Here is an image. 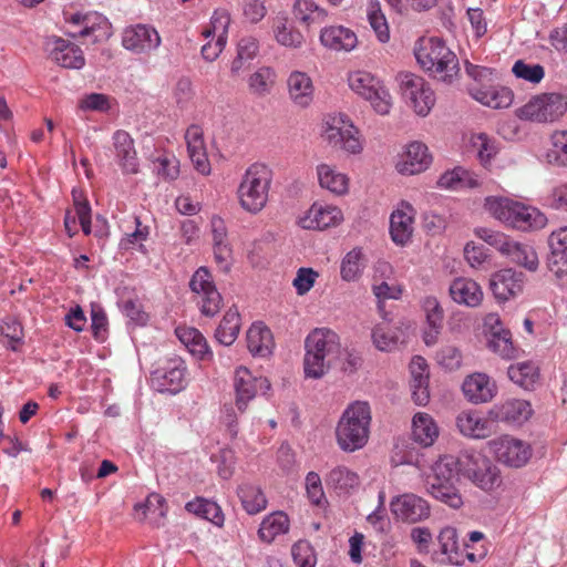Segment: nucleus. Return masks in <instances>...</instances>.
<instances>
[{
    "mask_svg": "<svg viewBox=\"0 0 567 567\" xmlns=\"http://www.w3.org/2000/svg\"><path fill=\"white\" fill-rule=\"evenodd\" d=\"M509 379L519 386L529 390L538 382L539 369L532 361H523L508 368Z\"/></svg>",
    "mask_w": 567,
    "mask_h": 567,
    "instance_id": "58836bf2",
    "label": "nucleus"
},
{
    "mask_svg": "<svg viewBox=\"0 0 567 567\" xmlns=\"http://www.w3.org/2000/svg\"><path fill=\"white\" fill-rule=\"evenodd\" d=\"M326 482L340 492H348L359 485V476L344 466H338L330 471Z\"/></svg>",
    "mask_w": 567,
    "mask_h": 567,
    "instance_id": "09e8293b",
    "label": "nucleus"
},
{
    "mask_svg": "<svg viewBox=\"0 0 567 567\" xmlns=\"http://www.w3.org/2000/svg\"><path fill=\"white\" fill-rule=\"evenodd\" d=\"M391 511L394 516L406 523H417L430 516L429 503L412 493L403 494L391 502Z\"/></svg>",
    "mask_w": 567,
    "mask_h": 567,
    "instance_id": "f3484780",
    "label": "nucleus"
},
{
    "mask_svg": "<svg viewBox=\"0 0 567 567\" xmlns=\"http://www.w3.org/2000/svg\"><path fill=\"white\" fill-rule=\"evenodd\" d=\"M371 409L365 401H354L342 412L334 436L339 449L352 453L363 449L370 436Z\"/></svg>",
    "mask_w": 567,
    "mask_h": 567,
    "instance_id": "f03ea898",
    "label": "nucleus"
},
{
    "mask_svg": "<svg viewBox=\"0 0 567 567\" xmlns=\"http://www.w3.org/2000/svg\"><path fill=\"white\" fill-rule=\"evenodd\" d=\"M321 136L332 148L349 154H360L363 151L360 132L346 114L328 115L322 125Z\"/></svg>",
    "mask_w": 567,
    "mask_h": 567,
    "instance_id": "39448f33",
    "label": "nucleus"
},
{
    "mask_svg": "<svg viewBox=\"0 0 567 567\" xmlns=\"http://www.w3.org/2000/svg\"><path fill=\"white\" fill-rule=\"evenodd\" d=\"M367 259L361 248H353L342 259L340 276L342 280L351 282L358 280L365 268Z\"/></svg>",
    "mask_w": 567,
    "mask_h": 567,
    "instance_id": "ea45409f",
    "label": "nucleus"
},
{
    "mask_svg": "<svg viewBox=\"0 0 567 567\" xmlns=\"http://www.w3.org/2000/svg\"><path fill=\"white\" fill-rule=\"evenodd\" d=\"M288 516L284 512H275L262 519L258 536L262 542L271 543L276 537L288 533Z\"/></svg>",
    "mask_w": 567,
    "mask_h": 567,
    "instance_id": "c9c22d12",
    "label": "nucleus"
},
{
    "mask_svg": "<svg viewBox=\"0 0 567 567\" xmlns=\"http://www.w3.org/2000/svg\"><path fill=\"white\" fill-rule=\"evenodd\" d=\"M116 163L124 174L133 175L138 172V158L132 136L122 130L112 137Z\"/></svg>",
    "mask_w": 567,
    "mask_h": 567,
    "instance_id": "4be33fe9",
    "label": "nucleus"
},
{
    "mask_svg": "<svg viewBox=\"0 0 567 567\" xmlns=\"http://www.w3.org/2000/svg\"><path fill=\"white\" fill-rule=\"evenodd\" d=\"M344 351L339 336L328 328H316L305 339L303 373L308 379H321L338 364Z\"/></svg>",
    "mask_w": 567,
    "mask_h": 567,
    "instance_id": "f257e3e1",
    "label": "nucleus"
},
{
    "mask_svg": "<svg viewBox=\"0 0 567 567\" xmlns=\"http://www.w3.org/2000/svg\"><path fill=\"white\" fill-rule=\"evenodd\" d=\"M291 555L298 567H315L317 563L316 554L307 540L297 542L291 548Z\"/></svg>",
    "mask_w": 567,
    "mask_h": 567,
    "instance_id": "13d9d810",
    "label": "nucleus"
},
{
    "mask_svg": "<svg viewBox=\"0 0 567 567\" xmlns=\"http://www.w3.org/2000/svg\"><path fill=\"white\" fill-rule=\"evenodd\" d=\"M240 330V316L236 308H230L216 329L215 337L220 344L230 346Z\"/></svg>",
    "mask_w": 567,
    "mask_h": 567,
    "instance_id": "a19ab883",
    "label": "nucleus"
},
{
    "mask_svg": "<svg viewBox=\"0 0 567 567\" xmlns=\"http://www.w3.org/2000/svg\"><path fill=\"white\" fill-rule=\"evenodd\" d=\"M493 421L507 423H524L533 415V409L528 401L522 399H508L495 404L488 412Z\"/></svg>",
    "mask_w": 567,
    "mask_h": 567,
    "instance_id": "5701e85b",
    "label": "nucleus"
},
{
    "mask_svg": "<svg viewBox=\"0 0 567 567\" xmlns=\"http://www.w3.org/2000/svg\"><path fill=\"white\" fill-rule=\"evenodd\" d=\"M350 89L369 101L380 115H388L392 109V96L384 83L367 71H354L348 76Z\"/></svg>",
    "mask_w": 567,
    "mask_h": 567,
    "instance_id": "0eeeda50",
    "label": "nucleus"
},
{
    "mask_svg": "<svg viewBox=\"0 0 567 567\" xmlns=\"http://www.w3.org/2000/svg\"><path fill=\"white\" fill-rule=\"evenodd\" d=\"M1 333L9 340L8 347L16 351L18 344L23 340V328L21 323L14 318H7L0 326Z\"/></svg>",
    "mask_w": 567,
    "mask_h": 567,
    "instance_id": "052dcab7",
    "label": "nucleus"
},
{
    "mask_svg": "<svg viewBox=\"0 0 567 567\" xmlns=\"http://www.w3.org/2000/svg\"><path fill=\"white\" fill-rule=\"evenodd\" d=\"M318 278V271L312 268L301 267L296 274L292 286L299 296H303L311 290Z\"/></svg>",
    "mask_w": 567,
    "mask_h": 567,
    "instance_id": "e2e57ef3",
    "label": "nucleus"
},
{
    "mask_svg": "<svg viewBox=\"0 0 567 567\" xmlns=\"http://www.w3.org/2000/svg\"><path fill=\"white\" fill-rule=\"evenodd\" d=\"M247 347L254 357H268L274 348L271 331L262 323H254L247 331Z\"/></svg>",
    "mask_w": 567,
    "mask_h": 567,
    "instance_id": "473e14b6",
    "label": "nucleus"
},
{
    "mask_svg": "<svg viewBox=\"0 0 567 567\" xmlns=\"http://www.w3.org/2000/svg\"><path fill=\"white\" fill-rule=\"evenodd\" d=\"M229 24V13L226 10H216L212 16L208 27L203 30L202 34L205 38L214 37L226 41Z\"/></svg>",
    "mask_w": 567,
    "mask_h": 567,
    "instance_id": "864d4df0",
    "label": "nucleus"
},
{
    "mask_svg": "<svg viewBox=\"0 0 567 567\" xmlns=\"http://www.w3.org/2000/svg\"><path fill=\"white\" fill-rule=\"evenodd\" d=\"M189 287L193 292L202 295V313L215 316L221 305V296L213 281V276L206 267L198 268L193 275Z\"/></svg>",
    "mask_w": 567,
    "mask_h": 567,
    "instance_id": "ddd939ff",
    "label": "nucleus"
},
{
    "mask_svg": "<svg viewBox=\"0 0 567 567\" xmlns=\"http://www.w3.org/2000/svg\"><path fill=\"white\" fill-rule=\"evenodd\" d=\"M238 496L243 507L250 515L257 514L266 508L267 499L260 488L255 485H240Z\"/></svg>",
    "mask_w": 567,
    "mask_h": 567,
    "instance_id": "a18cd8bd",
    "label": "nucleus"
},
{
    "mask_svg": "<svg viewBox=\"0 0 567 567\" xmlns=\"http://www.w3.org/2000/svg\"><path fill=\"white\" fill-rule=\"evenodd\" d=\"M417 63L434 78L444 82L453 83L460 74V63L455 53L437 38H430L424 41L415 51Z\"/></svg>",
    "mask_w": 567,
    "mask_h": 567,
    "instance_id": "20e7f679",
    "label": "nucleus"
},
{
    "mask_svg": "<svg viewBox=\"0 0 567 567\" xmlns=\"http://www.w3.org/2000/svg\"><path fill=\"white\" fill-rule=\"evenodd\" d=\"M288 94L292 103L301 109L308 107L315 96L312 79L301 71H292L287 79Z\"/></svg>",
    "mask_w": 567,
    "mask_h": 567,
    "instance_id": "cd10ccee",
    "label": "nucleus"
},
{
    "mask_svg": "<svg viewBox=\"0 0 567 567\" xmlns=\"http://www.w3.org/2000/svg\"><path fill=\"white\" fill-rule=\"evenodd\" d=\"M272 32L276 41L284 47L297 49L305 42L303 34L289 23L287 17H277L274 20Z\"/></svg>",
    "mask_w": 567,
    "mask_h": 567,
    "instance_id": "f704fd0d",
    "label": "nucleus"
},
{
    "mask_svg": "<svg viewBox=\"0 0 567 567\" xmlns=\"http://www.w3.org/2000/svg\"><path fill=\"white\" fill-rule=\"evenodd\" d=\"M440 430L434 419L424 412H417L412 420V437L417 444L429 447L439 437Z\"/></svg>",
    "mask_w": 567,
    "mask_h": 567,
    "instance_id": "2f4dec72",
    "label": "nucleus"
},
{
    "mask_svg": "<svg viewBox=\"0 0 567 567\" xmlns=\"http://www.w3.org/2000/svg\"><path fill=\"white\" fill-rule=\"evenodd\" d=\"M512 71L516 78L534 84L539 83L545 76V70L540 64H530L523 60L516 61Z\"/></svg>",
    "mask_w": 567,
    "mask_h": 567,
    "instance_id": "5fc2aeb1",
    "label": "nucleus"
},
{
    "mask_svg": "<svg viewBox=\"0 0 567 567\" xmlns=\"http://www.w3.org/2000/svg\"><path fill=\"white\" fill-rule=\"evenodd\" d=\"M470 94L481 104L491 109H506L513 103V92L505 86L473 85L468 89Z\"/></svg>",
    "mask_w": 567,
    "mask_h": 567,
    "instance_id": "bb28decb",
    "label": "nucleus"
},
{
    "mask_svg": "<svg viewBox=\"0 0 567 567\" xmlns=\"http://www.w3.org/2000/svg\"><path fill=\"white\" fill-rule=\"evenodd\" d=\"M449 291L454 302L466 307H477L483 300L480 285L470 278H455L451 282Z\"/></svg>",
    "mask_w": 567,
    "mask_h": 567,
    "instance_id": "c756f323",
    "label": "nucleus"
},
{
    "mask_svg": "<svg viewBox=\"0 0 567 567\" xmlns=\"http://www.w3.org/2000/svg\"><path fill=\"white\" fill-rule=\"evenodd\" d=\"M276 83V73L271 68L262 66L248 79V89L251 94L262 97L268 95Z\"/></svg>",
    "mask_w": 567,
    "mask_h": 567,
    "instance_id": "c03bdc74",
    "label": "nucleus"
},
{
    "mask_svg": "<svg viewBox=\"0 0 567 567\" xmlns=\"http://www.w3.org/2000/svg\"><path fill=\"white\" fill-rule=\"evenodd\" d=\"M164 498L159 494H151L144 504H138L135 506V511L141 520L150 518L151 515H157L158 517H164L165 511L163 508Z\"/></svg>",
    "mask_w": 567,
    "mask_h": 567,
    "instance_id": "680f3d73",
    "label": "nucleus"
},
{
    "mask_svg": "<svg viewBox=\"0 0 567 567\" xmlns=\"http://www.w3.org/2000/svg\"><path fill=\"white\" fill-rule=\"evenodd\" d=\"M548 270L559 280L567 278V254L563 250L550 249L547 258Z\"/></svg>",
    "mask_w": 567,
    "mask_h": 567,
    "instance_id": "338daca9",
    "label": "nucleus"
},
{
    "mask_svg": "<svg viewBox=\"0 0 567 567\" xmlns=\"http://www.w3.org/2000/svg\"><path fill=\"white\" fill-rule=\"evenodd\" d=\"M382 315V321L375 323L371 330V341L375 349L382 352H392L399 348L402 337L401 327Z\"/></svg>",
    "mask_w": 567,
    "mask_h": 567,
    "instance_id": "393cba45",
    "label": "nucleus"
},
{
    "mask_svg": "<svg viewBox=\"0 0 567 567\" xmlns=\"http://www.w3.org/2000/svg\"><path fill=\"white\" fill-rule=\"evenodd\" d=\"M567 112L566 99L556 93L533 97L517 111L522 120L539 123L554 122Z\"/></svg>",
    "mask_w": 567,
    "mask_h": 567,
    "instance_id": "1a4fd4ad",
    "label": "nucleus"
},
{
    "mask_svg": "<svg viewBox=\"0 0 567 567\" xmlns=\"http://www.w3.org/2000/svg\"><path fill=\"white\" fill-rule=\"evenodd\" d=\"M432 163V155L425 144L414 141L405 145L396 163V171L402 175H419Z\"/></svg>",
    "mask_w": 567,
    "mask_h": 567,
    "instance_id": "2eb2a0df",
    "label": "nucleus"
},
{
    "mask_svg": "<svg viewBox=\"0 0 567 567\" xmlns=\"http://www.w3.org/2000/svg\"><path fill=\"white\" fill-rule=\"evenodd\" d=\"M489 449L497 461L508 467H522L532 456L529 444L511 435L492 440Z\"/></svg>",
    "mask_w": 567,
    "mask_h": 567,
    "instance_id": "9d476101",
    "label": "nucleus"
},
{
    "mask_svg": "<svg viewBox=\"0 0 567 567\" xmlns=\"http://www.w3.org/2000/svg\"><path fill=\"white\" fill-rule=\"evenodd\" d=\"M321 44L332 51L350 52L358 45V37L343 25L326 27L320 32Z\"/></svg>",
    "mask_w": 567,
    "mask_h": 567,
    "instance_id": "c85d7f7f",
    "label": "nucleus"
},
{
    "mask_svg": "<svg viewBox=\"0 0 567 567\" xmlns=\"http://www.w3.org/2000/svg\"><path fill=\"white\" fill-rule=\"evenodd\" d=\"M186 509L189 513H193L197 516H200L205 519L213 522L216 525H219L223 522V516L219 507L216 503L209 502L207 499L197 498L195 501L188 502L186 504Z\"/></svg>",
    "mask_w": 567,
    "mask_h": 567,
    "instance_id": "603ef678",
    "label": "nucleus"
},
{
    "mask_svg": "<svg viewBox=\"0 0 567 567\" xmlns=\"http://www.w3.org/2000/svg\"><path fill=\"white\" fill-rule=\"evenodd\" d=\"M435 359L444 369L454 371L461 368L463 355L457 347L446 344L437 351Z\"/></svg>",
    "mask_w": 567,
    "mask_h": 567,
    "instance_id": "6e6d98bb",
    "label": "nucleus"
},
{
    "mask_svg": "<svg viewBox=\"0 0 567 567\" xmlns=\"http://www.w3.org/2000/svg\"><path fill=\"white\" fill-rule=\"evenodd\" d=\"M473 147L477 152V156L482 164H487L493 156L497 154V145L487 134L480 133L472 137Z\"/></svg>",
    "mask_w": 567,
    "mask_h": 567,
    "instance_id": "4d7b16f0",
    "label": "nucleus"
},
{
    "mask_svg": "<svg viewBox=\"0 0 567 567\" xmlns=\"http://www.w3.org/2000/svg\"><path fill=\"white\" fill-rule=\"evenodd\" d=\"M306 492L309 501L320 506L326 503L321 478L318 473L309 472L306 476Z\"/></svg>",
    "mask_w": 567,
    "mask_h": 567,
    "instance_id": "0e129e2a",
    "label": "nucleus"
},
{
    "mask_svg": "<svg viewBox=\"0 0 567 567\" xmlns=\"http://www.w3.org/2000/svg\"><path fill=\"white\" fill-rule=\"evenodd\" d=\"M493 420L485 419L474 411H463L457 415L460 432L468 437L484 439L493 432Z\"/></svg>",
    "mask_w": 567,
    "mask_h": 567,
    "instance_id": "7c9ffc66",
    "label": "nucleus"
},
{
    "mask_svg": "<svg viewBox=\"0 0 567 567\" xmlns=\"http://www.w3.org/2000/svg\"><path fill=\"white\" fill-rule=\"evenodd\" d=\"M372 292L378 300L379 312L385 313L384 301L389 299H399L402 293V289L400 285L395 282V280H374V282H372Z\"/></svg>",
    "mask_w": 567,
    "mask_h": 567,
    "instance_id": "8fccbe9b",
    "label": "nucleus"
},
{
    "mask_svg": "<svg viewBox=\"0 0 567 567\" xmlns=\"http://www.w3.org/2000/svg\"><path fill=\"white\" fill-rule=\"evenodd\" d=\"M554 166H567V131L556 132L551 137V148L546 154Z\"/></svg>",
    "mask_w": 567,
    "mask_h": 567,
    "instance_id": "3c124183",
    "label": "nucleus"
},
{
    "mask_svg": "<svg viewBox=\"0 0 567 567\" xmlns=\"http://www.w3.org/2000/svg\"><path fill=\"white\" fill-rule=\"evenodd\" d=\"M412 399L417 405H426L430 400L429 378L411 379Z\"/></svg>",
    "mask_w": 567,
    "mask_h": 567,
    "instance_id": "774afa93",
    "label": "nucleus"
},
{
    "mask_svg": "<svg viewBox=\"0 0 567 567\" xmlns=\"http://www.w3.org/2000/svg\"><path fill=\"white\" fill-rule=\"evenodd\" d=\"M152 172L163 177H176L179 174V161L172 153L156 152L151 156Z\"/></svg>",
    "mask_w": 567,
    "mask_h": 567,
    "instance_id": "49530a36",
    "label": "nucleus"
},
{
    "mask_svg": "<svg viewBox=\"0 0 567 567\" xmlns=\"http://www.w3.org/2000/svg\"><path fill=\"white\" fill-rule=\"evenodd\" d=\"M233 388L235 405L240 413H244L248 403L259 391L269 390L270 383L266 378L254 375L246 367H238L234 373Z\"/></svg>",
    "mask_w": 567,
    "mask_h": 567,
    "instance_id": "9b49d317",
    "label": "nucleus"
},
{
    "mask_svg": "<svg viewBox=\"0 0 567 567\" xmlns=\"http://www.w3.org/2000/svg\"><path fill=\"white\" fill-rule=\"evenodd\" d=\"M292 14L297 21L305 25L323 22L327 18L326 10L313 0H296L292 6Z\"/></svg>",
    "mask_w": 567,
    "mask_h": 567,
    "instance_id": "79ce46f5",
    "label": "nucleus"
},
{
    "mask_svg": "<svg viewBox=\"0 0 567 567\" xmlns=\"http://www.w3.org/2000/svg\"><path fill=\"white\" fill-rule=\"evenodd\" d=\"M48 50L51 60L62 68L81 69L85 64L82 50L65 39H51L48 42Z\"/></svg>",
    "mask_w": 567,
    "mask_h": 567,
    "instance_id": "412c9836",
    "label": "nucleus"
},
{
    "mask_svg": "<svg viewBox=\"0 0 567 567\" xmlns=\"http://www.w3.org/2000/svg\"><path fill=\"white\" fill-rule=\"evenodd\" d=\"M152 382L161 392L177 393L187 384V368L179 357H173L165 361L164 365L152 374Z\"/></svg>",
    "mask_w": 567,
    "mask_h": 567,
    "instance_id": "f8f14e48",
    "label": "nucleus"
},
{
    "mask_svg": "<svg viewBox=\"0 0 567 567\" xmlns=\"http://www.w3.org/2000/svg\"><path fill=\"white\" fill-rule=\"evenodd\" d=\"M488 348L504 359H512L515 355V348L509 331L489 337Z\"/></svg>",
    "mask_w": 567,
    "mask_h": 567,
    "instance_id": "bf43d9fd",
    "label": "nucleus"
},
{
    "mask_svg": "<svg viewBox=\"0 0 567 567\" xmlns=\"http://www.w3.org/2000/svg\"><path fill=\"white\" fill-rule=\"evenodd\" d=\"M503 254L507 255L512 261L525 267L530 271H535L539 264L535 249L526 244H520L508 239Z\"/></svg>",
    "mask_w": 567,
    "mask_h": 567,
    "instance_id": "e433bc0d",
    "label": "nucleus"
},
{
    "mask_svg": "<svg viewBox=\"0 0 567 567\" xmlns=\"http://www.w3.org/2000/svg\"><path fill=\"white\" fill-rule=\"evenodd\" d=\"M415 212L402 202L390 216V237L396 246L404 247L411 243L414 233Z\"/></svg>",
    "mask_w": 567,
    "mask_h": 567,
    "instance_id": "dca6fc26",
    "label": "nucleus"
},
{
    "mask_svg": "<svg viewBox=\"0 0 567 567\" xmlns=\"http://www.w3.org/2000/svg\"><path fill=\"white\" fill-rule=\"evenodd\" d=\"M489 286L498 300L506 301L523 291L524 275L513 269H503L492 276Z\"/></svg>",
    "mask_w": 567,
    "mask_h": 567,
    "instance_id": "b1692460",
    "label": "nucleus"
},
{
    "mask_svg": "<svg viewBox=\"0 0 567 567\" xmlns=\"http://www.w3.org/2000/svg\"><path fill=\"white\" fill-rule=\"evenodd\" d=\"M460 467L461 455H442L432 465L431 474L426 478L427 492L452 508H460L463 505V498L456 488Z\"/></svg>",
    "mask_w": 567,
    "mask_h": 567,
    "instance_id": "7ed1b4c3",
    "label": "nucleus"
},
{
    "mask_svg": "<svg viewBox=\"0 0 567 567\" xmlns=\"http://www.w3.org/2000/svg\"><path fill=\"white\" fill-rule=\"evenodd\" d=\"M368 21L381 43L390 40V29L381 4L378 0H369L367 4Z\"/></svg>",
    "mask_w": 567,
    "mask_h": 567,
    "instance_id": "37998d69",
    "label": "nucleus"
},
{
    "mask_svg": "<svg viewBox=\"0 0 567 567\" xmlns=\"http://www.w3.org/2000/svg\"><path fill=\"white\" fill-rule=\"evenodd\" d=\"M122 42L125 49L142 53L157 49L161 44V37L155 28L136 24L125 29Z\"/></svg>",
    "mask_w": 567,
    "mask_h": 567,
    "instance_id": "a211bd4d",
    "label": "nucleus"
},
{
    "mask_svg": "<svg viewBox=\"0 0 567 567\" xmlns=\"http://www.w3.org/2000/svg\"><path fill=\"white\" fill-rule=\"evenodd\" d=\"M270 179H243L238 187L241 207L249 213L260 212L267 200Z\"/></svg>",
    "mask_w": 567,
    "mask_h": 567,
    "instance_id": "6ab92c4d",
    "label": "nucleus"
},
{
    "mask_svg": "<svg viewBox=\"0 0 567 567\" xmlns=\"http://www.w3.org/2000/svg\"><path fill=\"white\" fill-rule=\"evenodd\" d=\"M517 202L503 197H488L485 200L486 210L499 221L511 226L514 208Z\"/></svg>",
    "mask_w": 567,
    "mask_h": 567,
    "instance_id": "de8ad7c7",
    "label": "nucleus"
},
{
    "mask_svg": "<svg viewBox=\"0 0 567 567\" xmlns=\"http://www.w3.org/2000/svg\"><path fill=\"white\" fill-rule=\"evenodd\" d=\"M396 81L403 97L414 112L420 116H426L435 104V95L425 80L411 72H401Z\"/></svg>",
    "mask_w": 567,
    "mask_h": 567,
    "instance_id": "6e6552de",
    "label": "nucleus"
},
{
    "mask_svg": "<svg viewBox=\"0 0 567 567\" xmlns=\"http://www.w3.org/2000/svg\"><path fill=\"white\" fill-rule=\"evenodd\" d=\"M441 553L447 557L450 563H454L453 555L457 554V535L453 527L443 528L437 537Z\"/></svg>",
    "mask_w": 567,
    "mask_h": 567,
    "instance_id": "69168bd1",
    "label": "nucleus"
},
{
    "mask_svg": "<svg viewBox=\"0 0 567 567\" xmlns=\"http://www.w3.org/2000/svg\"><path fill=\"white\" fill-rule=\"evenodd\" d=\"M178 340L185 348L199 359H204L208 354V344L205 337L199 330L192 327H178L175 330Z\"/></svg>",
    "mask_w": 567,
    "mask_h": 567,
    "instance_id": "4c0bfd02",
    "label": "nucleus"
},
{
    "mask_svg": "<svg viewBox=\"0 0 567 567\" xmlns=\"http://www.w3.org/2000/svg\"><path fill=\"white\" fill-rule=\"evenodd\" d=\"M511 226L520 230L540 229L546 226V216L537 208L517 202Z\"/></svg>",
    "mask_w": 567,
    "mask_h": 567,
    "instance_id": "72a5a7b5",
    "label": "nucleus"
},
{
    "mask_svg": "<svg viewBox=\"0 0 567 567\" xmlns=\"http://www.w3.org/2000/svg\"><path fill=\"white\" fill-rule=\"evenodd\" d=\"M343 219L342 212L334 206L313 204L307 213L299 218L298 224L303 229L323 230L338 226Z\"/></svg>",
    "mask_w": 567,
    "mask_h": 567,
    "instance_id": "aec40b11",
    "label": "nucleus"
},
{
    "mask_svg": "<svg viewBox=\"0 0 567 567\" xmlns=\"http://www.w3.org/2000/svg\"><path fill=\"white\" fill-rule=\"evenodd\" d=\"M465 398L472 403H485L491 401L496 393V385L485 373L467 375L462 384Z\"/></svg>",
    "mask_w": 567,
    "mask_h": 567,
    "instance_id": "a878e982",
    "label": "nucleus"
},
{
    "mask_svg": "<svg viewBox=\"0 0 567 567\" xmlns=\"http://www.w3.org/2000/svg\"><path fill=\"white\" fill-rule=\"evenodd\" d=\"M187 153L196 172L200 175L210 174V162L207 155L204 128L198 124H190L184 134Z\"/></svg>",
    "mask_w": 567,
    "mask_h": 567,
    "instance_id": "4468645a",
    "label": "nucleus"
},
{
    "mask_svg": "<svg viewBox=\"0 0 567 567\" xmlns=\"http://www.w3.org/2000/svg\"><path fill=\"white\" fill-rule=\"evenodd\" d=\"M458 470L464 477L485 492L495 491L502 484L499 468L481 452H462Z\"/></svg>",
    "mask_w": 567,
    "mask_h": 567,
    "instance_id": "423d86ee",
    "label": "nucleus"
}]
</instances>
